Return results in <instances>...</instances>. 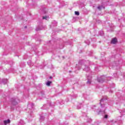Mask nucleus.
<instances>
[{"label": "nucleus", "mask_w": 125, "mask_h": 125, "mask_svg": "<svg viewBox=\"0 0 125 125\" xmlns=\"http://www.w3.org/2000/svg\"><path fill=\"white\" fill-rule=\"evenodd\" d=\"M75 97H78V95H75Z\"/></svg>", "instance_id": "obj_40"}, {"label": "nucleus", "mask_w": 125, "mask_h": 125, "mask_svg": "<svg viewBox=\"0 0 125 125\" xmlns=\"http://www.w3.org/2000/svg\"><path fill=\"white\" fill-rule=\"evenodd\" d=\"M121 103H123L124 104V106H125V99L123 98L122 100L121 101Z\"/></svg>", "instance_id": "obj_21"}, {"label": "nucleus", "mask_w": 125, "mask_h": 125, "mask_svg": "<svg viewBox=\"0 0 125 125\" xmlns=\"http://www.w3.org/2000/svg\"><path fill=\"white\" fill-rule=\"evenodd\" d=\"M49 79H52V76H50V77H49Z\"/></svg>", "instance_id": "obj_39"}, {"label": "nucleus", "mask_w": 125, "mask_h": 125, "mask_svg": "<svg viewBox=\"0 0 125 125\" xmlns=\"http://www.w3.org/2000/svg\"><path fill=\"white\" fill-rule=\"evenodd\" d=\"M62 102L60 103V104H64V101H62L61 100Z\"/></svg>", "instance_id": "obj_37"}, {"label": "nucleus", "mask_w": 125, "mask_h": 125, "mask_svg": "<svg viewBox=\"0 0 125 125\" xmlns=\"http://www.w3.org/2000/svg\"><path fill=\"white\" fill-rule=\"evenodd\" d=\"M1 82V83H3L4 84H6V83H7V82H8V81L7 80V79H0V82Z\"/></svg>", "instance_id": "obj_12"}, {"label": "nucleus", "mask_w": 125, "mask_h": 125, "mask_svg": "<svg viewBox=\"0 0 125 125\" xmlns=\"http://www.w3.org/2000/svg\"><path fill=\"white\" fill-rule=\"evenodd\" d=\"M34 113H33V112L31 111L30 114L27 117V120H29V121H32L33 120L32 118H34Z\"/></svg>", "instance_id": "obj_8"}, {"label": "nucleus", "mask_w": 125, "mask_h": 125, "mask_svg": "<svg viewBox=\"0 0 125 125\" xmlns=\"http://www.w3.org/2000/svg\"><path fill=\"white\" fill-rule=\"evenodd\" d=\"M40 96L42 97H45V95L44 94V91H41L40 92Z\"/></svg>", "instance_id": "obj_16"}, {"label": "nucleus", "mask_w": 125, "mask_h": 125, "mask_svg": "<svg viewBox=\"0 0 125 125\" xmlns=\"http://www.w3.org/2000/svg\"><path fill=\"white\" fill-rule=\"evenodd\" d=\"M97 8L99 10H101L102 8H105V7H104L103 6H99L97 7Z\"/></svg>", "instance_id": "obj_19"}, {"label": "nucleus", "mask_w": 125, "mask_h": 125, "mask_svg": "<svg viewBox=\"0 0 125 125\" xmlns=\"http://www.w3.org/2000/svg\"><path fill=\"white\" fill-rule=\"evenodd\" d=\"M87 54H88V55H89V56H91V55H92V52H87Z\"/></svg>", "instance_id": "obj_30"}, {"label": "nucleus", "mask_w": 125, "mask_h": 125, "mask_svg": "<svg viewBox=\"0 0 125 125\" xmlns=\"http://www.w3.org/2000/svg\"><path fill=\"white\" fill-rule=\"evenodd\" d=\"M112 85H110V87H115V84L114 83L112 84Z\"/></svg>", "instance_id": "obj_33"}, {"label": "nucleus", "mask_w": 125, "mask_h": 125, "mask_svg": "<svg viewBox=\"0 0 125 125\" xmlns=\"http://www.w3.org/2000/svg\"><path fill=\"white\" fill-rule=\"evenodd\" d=\"M52 82L51 81H47V82L46 83V85H47V86H50V84H51L52 83Z\"/></svg>", "instance_id": "obj_18"}, {"label": "nucleus", "mask_w": 125, "mask_h": 125, "mask_svg": "<svg viewBox=\"0 0 125 125\" xmlns=\"http://www.w3.org/2000/svg\"><path fill=\"white\" fill-rule=\"evenodd\" d=\"M40 10L42 14H46V13H47V11L45 10V6H42L40 9Z\"/></svg>", "instance_id": "obj_6"}, {"label": "nucleus", "mask_w": 125, "mask_h": 125, "mask_svg": "<svg viewBox=\"0 0 125 125\" xmlns=\"http://www.w3.org/2000/svg\"><path fill=\"white\" fill-rule=\"evenodd\" d=\"M9 65H10V66H12V65H13V64H14V62H13V61H11L9 62Z\"/></svg>", "instance_id": "obj_24"}, {"label": "nucleus", "mask_w": 125, "mask_h": 125, "mask_svg": "<svg viewBox=\"0 0 125 125\" xmlns=\"http://www.w3.org/2000/svg\"><path fill=\"white\" fill-rule=\"evenodd\" d=\"M41 30H42V27L41 25H39L37 27H36V31H41Z\"/></svg>", "instance_id": "obj_13"}, {"label": "nucleus", "mask_w": 125, "mask_h": 125, "mask_svg": "<svg viewBox=\"0 0 125 125\" xmlns=\"http://www.w3.org/2000/svg\"><path fill=\"white\" fill-rule=\"evenodd\" d=\"M125 74L124 73V76H123V78H125Z\"/></svg>", "instance_id": "obj_41"}, {"label": "nucleus", "mask_w": 125, "mask_h": 125, "mask_svg": "<svg viewBox=\"0 0 125 125\" xmlns=\"http://www.w3.org/2000/svg\"><path fill=\"white\" fill-rule=\"evenodd\" d=\"M113 77H114V78H119V76L117 73H114Z\"/></svg>", "instance_id": "obj_27"}, {"label": "nucleus", "mask_w": 125, "mask_h": 125, "mask_svg": "<svg viewBox=\"0 0 125 125\" xmlns=\"http://www.w3.org/2000/svg\"><path fill=\"white\" fill-rule=\"evenodd\" d=\"M43 20H48L49 19V16L48 15H46L42 17Z\"/></svg>", "instance_id": "obj_15"}, {"label": "nucleus", "mask_w": 125, "mask_h": 125, "mask_svg": "<svg viewBox=\"0 0 125 125\" xmlns=\"http://www.w3.org/2000/svg\"><path fill=\"white\" fill-rule=\"evenodd\" d=\"M62 58H64V56H63V57H62Z\"/></svg>", "instance_id": "obj_44"}, {"label": "nucleus", "mask_w": 125, "mask_h": 125, "mask_svg": "<svg viewBox=\"0 0 125 125\" xmlns=\"http://www.w3.org/2000/svg\"><path fill=\"white\" fill-rule=\"evenodd\" d=\"M120 112V114H121V115H125V109L122 110Z\"/></svg>", "instance_id": "obj_22"}, {"label": "nucleus", "mask_w": 125, "mask_h": 125, "mask_svg": "<svg viewBox=\"0 0 125 125\" xmlns=\"http://www.w3.org/2000/svg\"><path fill=\"white\" fill-rule=\"evenodd\" d=\"M104 118V119H108V115H105Z\"/></svg>", "instance_id": "obj_34"}, {"label": "nucleus", "mask_w": 125, "mask_h": 125, "mask_svg": "<svg viewBox=\"0 0 125 125\" xmlns=\"http://www.w3.org/2000/svg\"><path fill=\"white\" fill-rule=\"evenodd\" d=\"M75 15H77V16H79L80 15V12L79 11H75Z\"/></svg>", "instance_id": "obj_29"}, {"label": "nucleus", "mask_w": 125, "mask_h": 125, "mask_svg": "<svg viewBox=\"0 0 125 125\" xmlns=\"http://www.w3.org/2000/svg\"><path fill=\"white\" fill-rule=\"evenodd\" d=\"M118 42V39L117 38H113L111 41V43L112 44H116Z\"/></svg>", "instance_id": "obj_9"}, {"label": "nucleus", "mask_w": 125, "mask_h": 125, "mask_svg": "<svg viewBox=\"0 0 125 125\" xmlns=\"http://www.w3.org/2000/svg\"><path fill=\"white\" fill-rule=\"evenodd\" d=\"M99 35H100V36H104V33L102 31H99Z\"/></svg>", "instance_id": "obj_20"}, {"label": "nucleus", "mask_w": 125, "mask_h": 125, "mask_svg": "<svg viewBox=\"0 0 125 125\" xmlns=\"http://www.w3.org/2000/svg\"><path fill=\"white\" fill-rule=\"evenodd\" d=\"M87 81L86 82L87 84H90L91 83L92 77L90 75L87 76Z\"/></svg>", "instance_id": "obj_5"}, {"label": "nucleus", "mask_w": 125, "mask_h": 125, "mask_svg": "<svg viewBox=\"0 0 125 125\" xmlns=\"http://www.w3.org/2000/svg\"><path fill=\"white\" fill-rule=\"evenodd\" d=\"M11 123L10 120L8 119L3 121V124L4 125H9Z\"/></svg>", "instance_id": "obj_11"}, {"label": "nucleus", "mask_w": 125, "mask_h": 125, "mask_svg": "<svg viewBox=\"0 0 125 125\" xmlns=\"http://www.w3.org/2000/svg\"><path fill=\"white\" fill-rule=\"evenodd\" d=\"M105 80H107V81H110V80H111V77H106L104 75H103L100 77H98L97 81L98 83H104V82H105Z\"/></svg>", "instance_id": "obj_4"}, {"label": "nucleus", "mask_w": 125, "mask_h": 125, "mask_svg": "<svg viewBox=\"0 0 125 125\" xmlns=\"http://www.w3.org/2000/svg\"><path fill=\"white\" fill-rule=\"evenodd\" d=\"M52 26L56 27V26H57V22L55 21H53L52 22Z\"/></svg>", "instance_id": "obj_14"}, {"label": "nucleus", "mask_w": 125, "mask_h": 125, "mask_svg": "<svg viewBox=\"0 0 125 125\" xmlns=\"http://www.w3.org/2000/svg\"><path fill=\"white\" fill-rule=\"evenodd\" d=\"M97 23H101V21L98 20V21H97Z\"/></svg>", "instance_id": "obj_36"}, {"label": "nucleus", "mask_w": 125, "mask_h": 125, "mask_svg": "<svg viewBox=\"0 0 125 125\" xmlns=\"http://www.w3.org/2000/svg\"><path fill=\"white\" fill-rule=\"evenodd\" d=\"M87 64H85L84 65V66H83L82 67V69H83V71H85V72H88V71H89V70H90V68H89V66H88V65H87Z\"/></svg>", "instance_id": "obj_7"}, {"label": "nucleus", "mask_w": 125, "mask_h": 125, "mask_svg": "<svg viewBox=\"0 0 125 125\" xmlns=\"http://www.w3.org/2000/svg\"><path fill=\"white\" fill-rule=\"evenodd\" d=\"M42 121H44V117L43 116H40V121L42 122Z\"/></svg>", "instance_id": "obj_23"}, {"label": "nucleus", "mask_w": 125, "mask_h": 125, "mask_svg": "<svg viewBox=\"0 0 125 125\" xmlns=\"http://www.w3.org/2000/svg\"><path fill=\"white\" fill-rule=\"evenodd\" d=\"M76 68L78 70H81V66H79V65H77L76 66Z\"/></svg>", "instance_id": "obj_32"}, {"label": "nucleus", "mask_w": 125, "mask_h": 125, "mask_svg": "<svg viewBox=\"0 0 125 125\" xmlns=\"http://www.w3.org/2000/svg\"><path fill=\"white\" fill-rule=\"evenodd\" d=\"M47 106V105L46 104H44L41 108L43 110H44V109H46Z\"/></svg>", "instance_id": "obj_25"}, {"label": "nucleus", "mask_w": 125, "mask_h": 125, "mask_svg": "<svg viewBox=\"0 0 125 125\" xmlns=\"http://www.w3.org/2000/svg\"><path fill=\"white\" fill-rule=\"evenodd\" d=\"M24 124H25V122H24V121L22 120H21L19 122V125H24Z\"/></svg>", "instance_id": "obj_17"}, {"label": "nucleus", "mask_w": 125, "mask_h": 125, "mask_svg": "<svg viewBox=\"0 0 125 125\" xmlns=\"http://www.w3.org/2000/svg\"><path fill=\"white\" fill-rule=\"evenodd\" d=\"M82 107H83V105L82 104H80L79 105H78L77 106V109H81V108H82Z\"/></svg>", "instance_id": "obj_28"}, {"label": "nucleus", "mask_w": 125, "mask_h": 125, "mask_svg": "<svg viewBox=\"0 0 125 125\" xmlns=\"http://www.w3.org/2000/svg\"><path fill=\"white\" fill-rule=\"evenodd\" d=\"M85 42L88 45H89L90 44V42L89 41V40L85 41Z\"/></svg>", "instance_id": "obj_26"}, {"label": "nucleus", "mask_w": 125, "mask_h": 125, "mask_svg": "<svg viewBox=\"0 0 125 125\" xmlns=\"http://www.w3.org/2000/svg\"><path fill=\"white\" fill-rule=\"evenodd\" d=\"M87 64H88L89 65H93V62L89 61H85L84 60H81L79 62V65L82 66V68L84 66V65H87Z\"/></svg>", "instance_id": "obj_3"}, {"label": "nucleus", "mask_w": 125, "mask_h": 125, "mask_svg": "<svg viewBox=\"0 0 125 125\" xmlns=\"http://www.w3.org/2000/svg\"><path fill=\"white\" fill-rule=\"evenodd\" d=\"M24 28H25V29H26V28H27V26H25V27H24Z\"/></svg>", "instance_id": "obj_42"}, {"label": "nucleus", "mask_w": 125, "mask_h": 125, "mask_svg": "<svg viewBox=\"0 0 125 125\" xmlns=\"http://www.w3.org/2000/svg\"><path fill=\"white\" fill-rule=\"evenodd\" d=\"M27 63L30 68H32V67L34 66V63H33V62H32L31 60L28 61L27 62Z\"/></svg>", "instance_id": "obj_10"}, {"label": "nucleus", "mask_w": 125, "mask_h": 125, "mask_svg": "<svg viewBox=\"0 0 125 125\" xmlns=\"http://www.w3.org/2000/svg\"><path fill=\"white\" fill-rule=\"evenodd\" d=\"M106 101H107V99L104 98H102L100 100V104L101 105V108L98 109L99 111L98 114H100V113H102V114H105V111L106 110V109H107V107L105 106Z\"/></svg>", "instance_id": "obj_1"}, {"label": "nucleus", "mask_w": 125, "mask_h": 125, "mask_svg": "<svg viewBox=\"0 0 125 125\" xmlns=\"http://www.w3.org/2000/svg\"><path fill=\"white\" fill-rule=\"evenodd\" d=\"M2 90H0V92H1Z\"/></svg>", "instance_id": "obj_43"}, {"label": "nucleus", "mask_w": 125, "mask_h": 125, "mask_svg": "<svg viewBox=\"0 0 125 125\" xmlns=\"http://www.w3.org/2000/svg\"><path fill=\"white\" fill-rule=\"evenodd\" d=\"M31 106L32 108H34L35 104H31Z\"/></svg>", "instance_id": "obj_35"}, {"label": "nucleus", "mask_w": 125, "mask_h": 125, "mask_svg": "<svg viewBox=\"0 0 125 125\" xmlns=\"http://www.w3.org/2000/svg\"><path fill=\"white\" fill-rule=\"evenodd\" d=\"M64 47V45L63 44H61V45H60L59 47V48H60V49H62V48H63Z\"/></svg>", "instance_id": "obj_31"}, {"label": "nucleus", "mask_w": 125, "mask_h": 125, "mask_svg": "<svg viewBox=\"0 0 125 125\" xmlns=\"http://www.w3.org/2000/svg\"><path fill=\"white\" fill-rule=\"evenodd\" d=\"M109 92H110V93H113V91L110 90V91H109Z\"/></svg>", "instance_id": "obj_38"}, {"label": "nucleus", "mask_w": 125, "mask_h": 125, "mask_svg": "<svg viewBox=\"0 0 125 125\" xmlns=\"http://www.w3.org/2000/svg\"><path fill=\"white\" fill-rule=\"evenodd\" d=\"M18 102H20V101L19 100L18 98H12L11 99V110H14V107H13V106H16V105H18Z\"/></svg>", "instance_id": "obj_2"}]
</instances>
